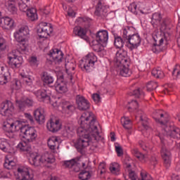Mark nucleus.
<instances>
[{"instance_id":"nucleus-1","label":"nucleus","mask_w":180,"mask_h":180,"mask_svg":"<svg viewBox=\"0 0 180 180\" xmlns=\"http://www.w3.org/2000/svg\"><path fill=\"white\" fill-rule=\"evenodd\" d=\"M80 127L77 129L78 139L75 142V147L81 151L86 147L95 150L98 147V141L102 140L99 131L101 125L96 121V117L93 112H84L79 120Z\"/></svg>"},{"instance_id":"nucleus-2","label":"nucleus","mask_w":180,"mask_h":180,"mask_svg":"<svg viewBox=\"0 0 180 180\" xmlns=\"http://www.w3.org/2000/svg\"><path fill=\"white\" fill-rule=\"evenodd\" d=\"M172 23V20L171 18L166 17L163 18L162 23H160L161 32H153V39L155 41L152 46V51H153V53H161V51L167 50L168 39L167 38V34L164 32L171 29Z\"/></svg>"},{"instance_id":"nucleus-3","label":"nucleus","mask_w":180,"mask_h":180,"mask_svg":"<svg viewBox=\"0 0 180 180\" xmlns=\"http://www.w3.org/2000/svg\"><path fill=\"white\" fill-rule=\"evenodd\" d=\"M153 119L161 124L162 130V133L165 137H170V139H180V129L170 124L169 122V115L162 110H157L153 112Z\"/></svg>"},{"instance_id":"nucleus-4","label":"nucleus","mask_w":180,"mask_h":180,"mask_svg":"<svg viewBox=\"0 0 180 180\" xmlns=\"http://www.w3.org/2000/svg\"><path fill=\"white\" fill-rule=\"evenodd\" d=\"M27 34H29V27L27 26H22L13 33V37L17 41L18 49L20 51H27L29 49V39H27Z\"/></svg>"},{"instance_id":"nucleus-5","label":"nucleus","mask_w":180,"mask_h":180,"mask_svg":"<svg viewBox=\"0 0 180 180\" xmlns=\"http://www.w3.org/2000/svg\"><path fill=\"white\" fill-rule=\"evenodd\" d=\"M21 137L28 143H33L37 139V131L33 127H30L25 122L21 121L20 127Z\"/></svg>"},{"instance_id":"nucleus-6","label":"nucleus","mask_w":180,"mask_h":180,"mask_svg":"<svg viewBox=\"0 0 180 180\" xmlns=\"http://www.w3.org/2000/svg\"><path fill=\"white\" fill-rule=\"evenodd\" d=\"M98 62V57L94 53H89L79 61V67L83 71L91 72L95 68V63Z\"/></svg>"},{"instance_id":"nucleus-7","label":"nucleus","mask_w":180,"mask_h":180,"mask_svg":"<svg viewBox=\"0 0 180 180\" xmlns=\"http://www.w3.org/2000/svg\"><path fill=\"white\" fill-rule=\"evenodd\" d=\"M6 63L8 67L12 68V70H18V68H20L23 63V58L16 54V52L11 51L7 55Z\"/></svg>"},{"instance_id":"nucleus-8","label":"nucleus","mask_w":180,"mask_h":180,"mask_svg":"<svg viewBox=\"0 0 180 180\" xmlns=\"http://www.w3.org/2000/svg\"><path fill=\"white\" fill-rule=\"evenodd\" d=\"M37 33L41 39H47L53 33V26L50 23L41 22L39 25Z\"/></svg>"},{"instance_id":"nucleus-9","label":"nucleus","mask_w":180,"mask_h":180,"mask_svg":"<svg viewBox=\"0 0 180 180\" xmlns=\"http://www.w3.org/2000/svg\"><path fill=\"white\" fill-rule=\"evenodd\" d=\"M115 65L119 64H124L127 63V64H130V59L127 56V51H124V49H120L117 51L115 53V57L114 58Z\"/></svg>"},{"instance_id":"nucleus-10","label":"nucleus","mask_w":180,"mask_h":180,"mask_svg":"<svg viewBox=\"0 0 180 180\" xmlns=\"http://www.w3.org/2000/svg\"><path fill=\"white\" fill-rule=\"evenodd\" d=\"M13 110H15V107L11 101H4L0 105V112L2 116H12Z\"/></svg>"},{"instance_id":"nucleus-11","label":"nucleus","mask_w":180,"mask_h":180,"mask_svg":"<svg viewBox=\"0 0 180 180\" xmlns=\"http://www.w3.org/2000/svg\"><path fill=\"white\" fill-rule=\"evenodd\" d=\"M127 40L128 44H127V46L128 49H129V50H134V49H137V47H139L141 43V38L139 34L131 35L129 37H128Z\"/></svg>"},{"instance_id":"nucleus-12","label":"nucleus","mask_w":180,"mask_h":180,"mask_svg":"<svg viewBox=\"0 0 180 180\" xmlns=\"http://www.w3.org/2000/svg\"><path fill=\"white\" fill-rule=\"evenodd\" d=\"M21 124L22 121H17L14 123L6 121L4 122L3 129L7 133H15V131H19Z\"/></svg>"},{"instance_id":"nucleus-13","label":"nucleus","mask_w":180,"mask_h":180,"mask_svg":"<svg viewBox=\"0 0 180 180\" xmlns=\"http://www.w3.org/2000/svg\"><path fill=\"white\" fill-rule=\"evenodd\" d=\"M129 63H125L115 65L117 74L121 75V77H130V75H131V70L129 68Z\"/></svg>"},{"instance_id":"nucleus-14","label":"nucleus","mask_w":180,"mask_h":180,"mask_svg":"<svg viewBox=\"0 0 180 180\" xmlns=\"http://www.w3.org/2000/svg\"><path fill=\"white\" fill-rule=\"evenodd\" d=\"M94 2L97 5L94 13L95 15L100 16V18H105L108 15V8L106 6L102 5L101 0H94Z\"/></svg>"},{"instance_id":"nucleus-15","label":"nucleus","mask_w":180,"mask_h":180,"mask_svg":"<svg viewBox=\"0 0 180 180\" xmlns=\"http://www.w3.org/2000/svg\"><path fill=\"white\" fill-rule=\"evenodd\" d=\"M0 26L4 30H13L15 27V20L9 17H3L0 20Z\"/></svg>"},{"instance_id":"nucleus-16","label":"nucleus","mask_w":180,"mask_h":180,"mask_svg":"<svg viewBox=\"0 0 180 180\" xmlns=\"http://www.w3.org/2000/svg\"><path fill=\"white\" fill-rule=\"evenodd\" d=\"M76 103L79 110H87V109L91 108L89 101H88V100H86V98L82 96L78 95L76 96Z\"/></svg>"},{"instance_id":"nucleus-17","label":"nucleus","mask_w":180,"mask_h":180,"mask_svg":"<svg viewBox=\"0 0 180 180\" xmlns=\"http://www.w3.org/2000/svg\"><path fill=\"white\" fill-rule=\"evenodd\" d=\"M64 79V76H60L59 79L54 84L55 89L58 94H65L68 92V87H67V84L63 81Z\"/></svg>"},{"instance_id":"nucleus-18","label":"nucleus","mask_w":180,"mask_h":180,"mask_svg":"<svg viewBox=\"0 0 180 180\" xmlns=\"http://www.w3.org/2000/svg\"><path fill=\"white\" fill-rule=\"evenodd\" d=\"M109 40V33L106 30L98 31L96 34V41L106 46Z\"/></svg>"},{"instance_id":"nucleus-19","label":"nucleus","mask_w":180,"mask_h":180,"mask_svg":"<svg viewBox=\"0 0 180 180\" xmlns=\"http://www.w3.org/2000/svg\"><path fill=\"white\" fill-rule=\"evenodd\" d=\"M34 95L39 102H44L45 103H50V95L47 94L46 90H38L34 92Z\"/></svg>"},{"instance_id":"nucleus-20","label":"nucleus","mask_w":180,"mask_h":180,"mask_svg":"<svg viewBox=\"0 0 180 180\" xmlns=\"http://www.w3.org/2000/svg\"><path fill=\"white\" fill-rule=\"evenodd\" d=\"M46 127L49 131L56 133L61 129V123H60V120H56L55 121L50 120L46 124Z\"/></svg>"},{"instance_id":"nucleus-21","label":"nucleus","mask_w":180,"mask_h":180,"mask_svg":"<svg viewBox=\"0 0 180 180\" xmlns=\"http://www.w3.org/2000/svg\"><path fill=\"white\" fill-rule=\"evenodd\" d=\"M16 105L19 108L20 110H25L26 106H33V99L32 98H21L20 100H16Z\"/></svg>"},{"instance_id":"nucleus-22","label":"nucleus","mask_w":180,"mask_h":180,"mask_svg":"<svg viewBox=\"0 0 180 180\" xmlns=\"http://www.w3.org/2000/svg\"><path fill=\"white\" fill-rule=\"evenodd\" d=\"M29 162L31 165H34V167H40V165H43L41 156L39 155L37 153H30Z\"/></svg>"},{"instance_id":"nucleus-23","label":"nucleus","mask_w":180,"mask_h":180,"mask_svg":"<svg viewBox=\"0 0 180 180\" xmlns=\"http://www.w3.org/2000/svg\"><path fill=\"white\" fill-rule=\"evenodd\" d=\"M49 56L53 58V60H54L56 63H61V61H63L64 54L61 50L58 49H53L51 50Z\"/></svg>"},{"instance_id":"nucleus-24","label":"nucleus","mask_w":180,"mask_h":180,"mask_svg":"<svg viewBox=\"0 0 180 180\" xmlns=\"http://www.w3.org/2000/svg\"><path fill=\"white\" fill-rule=\"evenodd\" d=\"M161 156L164 160L165 167H168L171 165V152L165 147H162L161 150Z\"/></svg>"},{"instance_id":"nucleus-25","label":"nucleus","mask_w":180,"mask_h":180,"mask_svg":"<svg viewBox=\"0 0 180 180\" xmlns=\"http://www.w3.org/2000/svg\"><path fill=\"white\" fill-rule=\"evenodd\" d=\"M48 146L53 153H56V149L60 147V141L58 137L51 136L48 139Z\"/></svg>"},{"instance_id":"nucleus-26","label":"nucleus","mask_w":180,"mask_h":180,"mask_svg":"<svg viewBox=\"0 0 180 180\" xmlns=\"http://www.w3.org/2000/svg\"><path fill=\"white\" fill-rule=\"evenodd\" d=\"M136 117H139L140 123L142 124L143 129H145V130H148V118H147L144 112L139 110Z\"/></svg>"},{"instance_id":"nucleus-27","label":"nucleus","mask_w":180,"mask_h":180,"mask_svg":"<svg viewBox=\"0 0 180 180\" xmlns=\"http://www.w3.org/2000/svg\"><path fill=\"white\" fill-rule=\"evenodd\" d=\"M65 70L68 74L69 82L74 84V82H72V76L75 74L74 70H75V65H74L73 63H68L65 64Z\"/></svg>"},{"instance_id":"nucleus-28","label":"nucleus","mask_w":180,"mask_h":180,"mask_svg":"<svg viewBox=\"0 0 180 180\" xmlns=\"http://www.w3.org/2000/svg\"><path fill=\"white\" fill-rule=\"evenodd\" d=\"M73 32L75 34L79 36V37L83 39V40H85L86 41H89V37L86 36V30L81 27H75L73 30Z\"/></svg>"},{"instance_id":"nucleus-29","label":"nucleus","mask_w":180,"mask_h":180,"mask_svg":"<svg viewBox=\"0 0 180 180\" xmlns=\"http://www.w3.org/2000/svg\"><path fill=\"white\" fill-rule=\"evenodd\" d=\"M8 78H11V73L4 66H0V84H6Z\"/></svg>"},{"instance_id":"nucleus-30","label":"nucleus","mask_w":180,"mask_h":180,"mask_svg":"<svg viewBox=\"0 0 180 180\" xmlns=\"http://www.w3.org/2000/svg\"><path fill=\"white\" fill-rule=\"evenodd\" d=\"M34 116L38 123H44V108H39L35 110Z\"/></svg>"},{"instance_id":"nucleus-31","label":"nucleus","mask_w":180,"mask_h":180,"mask_svg":"<svg viewBox=\"0 0 180 180\" xmlns=\"http://www.w3.org/2000/svg\"><path fill=\"white\" fill-rule=\"evenodd\" d=\"M30 143L32 142H28L27 141L24 140L18 143L17 148L20 151L29 153V151L32 150V145Z\"/></svg>"},{"instance_id":"nucleus-32","label":"nucleus","mask_w":180,"mask_h":180,"mask_svg":"<svg viewBox=\"0 0 180 180\" xmlns=\"http://www.w3.org/2000/svg\"><path fill=\"white\" fill-rule=\"evenodd\" d=\"M41 158L42 164H53V162L56 161L54 156L49 152H46L45 153L42 154L41 155Z\"/></svg>"},{"instance_id":"nucleus-33","label":"nucleus","mask_w":180,"mask_h":180,"mask_svg":"<svg viewBox=\"0 0 180 180\" xmlns=\"http://www.w3.org/2000/svg\"><path fill=\"white\" fill-rule=\"evenodd\" d=\"M41 79L45 85H50L54 82V77L47 72H44L41 76Z\"/></svg>"},{"instance_id":"nucleus-34","label":"nucleus","mask_w":180,"mask_h":180,"mask_svg":"<svg viewBox=\"0 0 180 180\" xmlns=\"http://www.w3.org/2000/svg\"><path fill=\"white\" fill-rule=\"evenodd\" d=\"M162 19V16H161V13H155L152 15L151 24L153 27H157V26L161 25V20Z\"/></svg>"},{"instance_id":"nucleus-35","label":"nucleus","mask_w":180,"mask_h":180,"mask_svg":"<svg viewBox=\"0 0 180 180\" xmlns=\"http://www.w3.org/2000/svg\"><path fill=\"white\" fill-rule=\"evenodd\" d=\"M27 16L30 20H32V22L34 20H37L38 19L37 10L34 8L28 9L27 11Z\"/></svg>"},{"instance_id":"nucleus-36","label":"nucleus","mask_w":180,"mask_h":180,"mask_svg":"<svg viewBox=\"0 0 180 180\" xmlns=\"http://www.w3.org/2000/svg\"><path fill=\"white\" fill-rule=\"evenodd\" d=\"M11 148V145L8 140L0 138V150L4 151V153H9V149Z\"/></svg>"},{"instance_id":"nucleus-37","label":"nucleus","mask_w":180,"mask_h":180,"mask_svg":"<svg viewBox=\"0 0 180 180\" xmlns=\"http://www.w3.org/2000/svg\"><path fill=\"white\" fill-rule=\"evenodd\" d=\"M16 0H9L8 1V11L12 13V15H15L18 13V8H16Z\"/></svg>"},{"instance_id":"nucleus-38","label":"nucleus","mask_w":180,"mask_h":180,"mask_svg":"<svg viewBox=\"0 0 180 180\" xmlns=\"http://www.w3.org/2000/svg\"><path fill=\"white\" fill-rule=\"evenodd\" d=\"M105 46V44L99 42L98 41H96V39L92 41L91 42V47L94 51H96L97 53H99L103 50V47Z\"/></svg>"},{"instance_id":"nucleus-39","label":"nucleus","mask_w":180,"mask_h":180,"mask_svg":"<svg viewBox=\"0 0 180 180\" xmlns=\"http://www.w3.org/2000/svg\"><path fill=\"white\" fill-rule=\"evenodd\" d=\"M134 28L133 27H124L122 30V37L123 39H125L127 40L129 37L131 36V34L133 33Z\"/></svg>"},{"instance_id":"nucleus-40","label":"nucleus","mask_w":180,"mask_h":180,"mask_svg":"<svg viewBox=\"0 0 180 180\" xmlns=\"http://www.w3.org/2000/svg\"><path fill=\"white\" fill-rule=\"evenodd\" d=\"M60 107L62 108L64 112L70 113L71 110H74V105L70 104L68 101H63L60 104Z\"/></svg>"},{"instance_id":"nucleus-41","label":"nucleus","mask_w":180,"mask_h":180,"mask_svg":"<svg viewBox=\"0 0 180 180\" xmlns=\"http://www.w3.org/2000/svg\"><path fill=\"white\" fill-rule=\"evenodd\" d=\"M30 1V0H16L18 8L21 12H27L29 9V7H27V2Z\"/></svg>"},{"instance_id":"nucleus-42","label":"nucleus","mask_w":180,"mask_h":180,"mask_svg":"<svg viewBox=\"0 0 180 180\" xmlns=\"http://www.w3.org/2000/svg\"><path fill=\"white\" fill-rule=\"evenodd\" d=\"M21 82L25 85L30 86L33 84V77L25 74H21Z\"/></svg>"},{"instance_id":"nucleus-43","label":"nucleus","mask_w":180,"mask_h":180,"mask_svg":"<svg viewBox=\"0 0 180 180\" xmlns=\"http://www.w3.org/2000/svg\"><path fill=\"white\" fill-rule=\"evenodd\" d=\"M121 123L127 130L131 129L132 122L131 120L129 119L128 117H124L121 118Z\"/></svg>"},{"instance_id":"nucleus-44","label":"nucleus","mask_w":180,"mask_h":180,"mask_svg":"<svg viewBox=\"0 0 180 180\" xmlns=\"http://www.w3.org/2000/svg\"><path fill=\"white\" fill-rule=\"evenodd\" d=\"M114 45L117 49H123V46H124V41L122 39L120 36H115Z\"/></svg>"},{"instance_id":"nucleus-45","label":"nucleus","mask_w":180,"mask_h":180,"mask_svg":"<svg viewBox=\"0 0 180 180\" xmlns=\"http://www.w3.org/2000/svg\"><path fill=\"white\" fill-rule=\"evenodd\" d=\"M152 75L155 78H162L165 77L164 72L161 70V68H155L153 69Z\"/></svg>"},{"instance_id":"nucleus-46","label":"nucleus","mask_w":180,"mask_h":180,"mask_svg":"<svg viewBox=\"0 0 180 180\" xmlns=\"http://www.w3.org/2000/svg\"><path fill=\"white\" fill-rule=\"evenodd\" d=\"M131 153L134 157L138 158V160H140V161H143L146 160V155H143L140 151H139V149L137 148H134L131 149Z\"/></svg>"},{"instance_id":"nucleus-47","label":"nucleus","mask_w":180,"mask_h":180,"mask_svg":"<svg viewBox=\"0 0 180 180\" xmlns=\"http://www.w3.org/2000/svg\"><path fill=\"white\" fill-rule=\"evenodd\" d=\"M74 131V124L72 123H66L64 126L63 133L65 136H68Z\"/></svg>"},{"instance_id":"nucleus-48","label":"nucleus","mask_w":180,"mask_h":180,"mask_svg":"<svg viewBox=\"0 0 180 180\" xmlns=\"http://www.w3.org/2000/svg\"><path fill=\"white\" fill-rule=\"evenodd\" d=\"M127 108L129 110V112H134V110H137V109H139V103L136 100L131 101L128 103Z\"/></svg>"},{"instance_id":"nucleus-49","label":"nucleus","mask_w":180,"mask_h":180,"mask_svg":"<svg viewBox=\"0 0 180 180\" xmlns=\"http://www.w3.org/2000/svg\"><path fill=\"white\" fill-rule=\"evenodd\" d=\"M89 23V18H78L75 21V25L77 26H86Z\"/></svg>"},{"instance_id":"nucleus-50","label":"nucleus","mask_w":180,"mask_h":180,"mask_svg":"<svg viewBox=\"0 0 180 180\" xmlns=\"http://www.w3.org/2000/svg\"><path fill=\"white\" fill-rule=\"evenodd\" d=\"M79 178L81 180H88L91 178V174L89 172L82 171L79 174Z\"/></svg>"},{"instance_id":"nucleus-51","label":"nucleus","mask_w":180,"mask_h":180,"mask_svg":"<svg viewBox=\"0 0 180 180\" xmlns=\"http://www.w3.org/2000/svg\"><path fill=\"white\" fill-rule=\"evenodd\" d=\"M158 86V84H157V82H150L146 85L147 91H154V89H157Z\"/></svg>"},{"instance_id":"nucleus-52","label":"nucleus","mask_w":180,"mask_h":180,"mask_svg":"<svg viewBox=\"0 0 180 180\" xmlns=\"http://www.w3.org/2000/svg\"><path fill=\"white\" fill-rule=\"evenodd\" d=\"M139 180H153V178L147 172L142 170L141 172V179Z\"/></svg>"},{"instance_id":"nucleus-53","label":"nucleus","mask_w":180,"mask_h":180,"mask_svg":"<svg viewBox=\"0 0 180 180\" xmlns=\"http://www.w3.org/2000/svg\"><path fill=\"white\" fill-rule=\"evenodd\" d=\"M119 168L120 166L118 163L114 162L110 165V171H111L112 174H116L117 172H119Z\"/></svg>"},{"instance_id":"nucleus-54","label":"nucleus","mask_w":180,"mask_h":180,"mask_svg":"<svg viewBox=\"0 0 180 180\" xmlns=\"http://www.w3.org/2000/svg\"><path fill=\"white\" fill-rule=\"evenodd\" d=\"M15 167V162L13 160H6L4 162V168L7 169H12Z\"/></svg>"},{"instance_id":"nucleus-55","label":"nucleus","mask_w":180,"mask_h":180,"mask_svg":"<svg viewBox=\"0 0 180 180\" xmlns=\"http://www.w3.org/2000/svg\"><path fill=\"white\" fill-rule=\"evenodd\" d=\"M75 159H72L71 160H66L64 162V166L65 168H72L74 165H75Z\"/></svg>"},{"instance_id":"nucleus-56","label":"nucleus","mask_w":180,"mask_h":180,"mask_svg":"<svg viewBox=\"0 0 180 180\" xmlns=\"http://www.w3.org/2000/svg\"><path fill=\"white\" fill-rule=\"evenodd\" d=\"M115 147L117 156L122 157V155H123V148H122V146H120L119 143H115Z\"/></svg>"},{"instance_id":"nucleus-57","label":"nucleus","mask_w":180,"mask_h":180,"mask_svg":"<svg viewBox=\"0 0 180 180\" xmlns=\"http://www.w3.org/2000/svg\"><path fill=\"white\" fill-rule=\"evenodd\" d=\"M129 10L134 15H137V4L132 3L129 6Z\"/></svg>"},{"instance_id":"nucleus-58","label":"nucleus","mask_w":180,"mask_h":180,"mask_svg":"<svg viewBox=\"0 0 180 180\" xmlns=\"http://www.w3.org/2000/svg\"><path fill=\"white\" fill-rule=\"evenodd\" d=\"M29 61L30 64L34 67H37V65H39V61L37 60V58L36 56L31 57Z\"/></svg>"},{"instance_id":"nucleus-59","label":"nucleus","mask_w":180,"mask_h":180,"mask_svg":"<svg viewBox=\"0 0 180 180\" xmlns=\"http://www.w3.org/2000/svg\"><path fill=\"white\" fill-rule=\"evenodd\" d=\"M6 49V41L0 37V51H4Z\"/></svg>"},{"instance_id":"nucleus-60","label":"nucleus","mask_w":180,"mask_h":180,"mask_svg":"<svg viewBox=\"0 0 180 180\" xmlns=\"http://www.w3.org/2000/svg\"><path fill=\"white\" fill-rule=\"evenodd\" d=\"M139 146L140 147H141L143 151H148V150H150V146H148V143H146V142L143 141H141L139 142Z\"/></svg>"},{"instance_id":"nucleus-61","label":"nucleus","mask_w":180,"mask_h":180,"mask_svg":"<svg viewBox=\"0 0 180 180\" xmlns=\"http://www.w3.org/2000/svg\"><path fill=\"white\" fill-rule=\"evenodd\" d=\"M133 95H134L136 98H140V96H144V93L140 91V89H137L133 91Z\"/></svg>"},{"instance_id":"nucleus-62","label":"nucleus","mask_w":180,"mask_h":180,"mask_svg":"<svg viewBox=\"0 0 180 180\" xmlns=\"http://www.w3.org/2000/svg\"><path fill=\"white\" fill-rule=\"evenodd\" d=\"M92 98L96 103H99V101H101V96L98 94H94L92 96Z\"/></svg>"},{"instance_id":"nucleus-63","label":"nucleus","mask_w":180,"mask_h":180,"mask_svg":"<svg viewBox=\"0 0 180 180\" xmlns=\"http://www.w3.org/2000/svg\"><path fill=\"white\" fill-rule=\"evenodd\" d=\"M99 169L101 170L100 173L103 174L105 172V169L106 168V165L105 163H101L98 166Z\"/></svg>"},{"instance_id":"nucleus-64","label":"nucleus","mask_w":180,"mask_h":180,"mask_svg":"<svg viewBox=\"0 0 180 180\" xmlns=\"http://www.w3.org/2000/svg\"><path fill=\"white\" fill-rule=\"evenodd\" d=\"M129 176L131 179V180H136V179H137V176L136 175V173H134V172H133V171L129 172Z\"/></svg>"}]
</instances>
